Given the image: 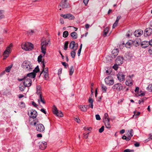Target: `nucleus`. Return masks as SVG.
Listing matches in <instances>:
<instances>
[{
  "mask_svg": "<svg viewBox=\"0 0 152 152\" xmlns=\"http://www.w3.org/2000/svg\"><path fill=\"white\" fill-rule=\"evenodd\" d=\"M41 52L44 55L46 53V47L48 45H50V40H48V41L46 42V39L43 37L41 39Z\"/></svg>",
  "mask_w": 152,
  "mask_h": 152,
  "instance_id": "f257e3e1",
  "label": "nucleus"
},
{
  "mask_svg": "<svg viewBox=\"0 0 152 152\" xmlns=\"http://www.w3.org/2000/svg\"><path fill=\"white\" fill-rule=\"evenodd\" d=\"M21 47L23 49L25 50H31L34 48V45L31 43L26 42L21 44Z\"/></svg>",
  "mask_w": 152,
  "mask_h": 152,
  "instance_id": "f03ea898",
  "label": "nucleus"
},
{
  "mask_svg": "<svg viewBox=\"0 0 152 152\" xmlns=\"http://www.w3.org/2000/svg\"><path fill=\"white\" fill-rule=\"evenodd\" d=\"M22 67L26 71H30L32 69L31 63L28 61H24L22 65Z\"/></svg>",
  "mask_w": 152,
  "mask_h": 152,
  "instance_id": "7ed1b4c3",
  "label": "nucleus"
},
{
  "mask_svg": "<svg viewBox=\"0 0 152 152\" xmlns=\"http://www.w3.org/2000/svg\"><path fill=\"white\" fill-rule=\"evenodd\" d=\"M24 81L23 82V85L25 87H29L32 84L31 80L29 78H27L26 77H24Z\"/></svg>",
  "mask_w": 152,
  "mask_h": 152,
  "instance_id": "20e7f679",
  "label": "nucleus"
},
{
  "mask_svg": "<svg viewBox=\"0 0 152 152\" xmlns=\"http://www.w3.org/2000/svg\"><path fill=\"white\" fill-rule=\"evenodd\" d=\"M112 88L115 91H119L122 89L123 86L121 83H117L112 87Z\"/></svg>",
  "mask_w": 152,
  "mask_h": 152,
  "instance_id": "39448f33",
  "label": "nucleus"
},
{
  "mask_svg": "<svg viewBox=\"0 0 152 152\" xmlns=\"http://www.w3.org/2000/svg\"><path fill=\"white\" fill-rule=\"evenodd\" d=\"M53 112V113L57 116L60 117L63 116V114L62 113L61 111H58L56 107L54 106Z\"/></svg>",
  "mask_w": 152,
  "mask_h": 152,
  "instance_id": "423d86ee",
  "label": "nucleus"
},
{
  "mask_svg": "<svg viewBox=\"0 0 152 152\" xmlns=\"http://www.w3.org/2000/svg\"><path fill=\"white\" fill-rule=\"evenodd\" d=\"M10 47H7L5 50L3 54V59H6L9 56L10 53Z\"/></svg>",
  "mask_w": 152,
  "mask_h": 152,
  "instance_id": "0eeeda50",
  "label": "nucleus"
},
{
  "mask_svg": "<svg viewBox=\"0 0 152 152\" xmlns=\"http://www.w3.org/2000/svg\"><path fill=\"white\" fill-rule=\"evenodd\" d=\"M105 82L107 84L109 85H112L114 83L113 80L110 76L106 77L105 79Z\"/></svg>",
  "mask_w": 152,
  "mask_h": 152,
  "instance_id": "6e6552de",
  "label": "nucleus"
},
{
  "mask_svg": "<svg viewBox=\"0 0 152 152\" xmlns=\"http://www.w3.org/2000/svg\"><path fill=\"white\" fill-rule=\"evenodd\" d=\"M42 74L44 76V78L45 79L47 80L49 78L48 77V67H45V70H42L40 73V75Z\"/></svg>",
  "mask_w": 152,
  "mask_h": 152,
  "instance_id": "1a4fd4ad",
  "label": "nucleus"
},
{
  "mask_svg": "<svg viewBox=\"0 0 152 152\" xmlns=\"http://www.w3.org/2000/svg\"><path fill=\"white\" fill-rule=\"evenodd\" d=\"M36 129L37 130L40 132H43L45 129V127L43 125L41 124H37L36 126Z\"/></svg>",
  "mask_w": 152,
  "mask_h": 152,
  "instance_id": "9d476101",
  "label": "nucleus"
},
{
  "mask_svg": "<svg viewBox=\"0 0 152 152\" xmlns=\"http://www.w3.org/2000/svg\"><path fill=\"white\" fill-rule=\"evenodd\" d=\"M29 112H28V114L29 117L33 119L35 118L37 115V112L34 110H32L31 111H30V115L29 114Z\"/></svg>",
  "mask_w": 152,
  "mask_h": 152,
  "instance_id": "9b49d317",
  "label": "nucleus"
},
{
  "mask_svg": "<svg viewBox=\"0 0 152 152\" xmlns=\"http://www.w3.org/2000/svg\"><path fill=\"white\" fill-rule=\"evenodd\" d=\"M152 34V29L148 28L146 29L145 31L144 35L146 37Z\"/></svg>",
  "mask_w": 152,
  "mask_h": 152,
  "instance_id": "f8f14e48",
  "label": "nucleus"
},
{
  "mask_svg": "<svg viewBox=\"0 0 152 152\" xmlns=\"http://www.w3.org/2000/svg\"><path fill=\"white\" fill-rule=\"evenodd\" d=\"M103 121L106 128L110 129L111 128V126L110 124V119H103Z\"/></svg>",
  "mask_w": 152,
  "mask_h": 152,
  "instance_id": "ddd939ff",
  "label": "nucleus"
},
{
  "mask_svg": "<svg viewBox=\"0 0 152 152\" xmlns=\"http://www.w3.org/2000/svg\"><path fill=\"white\" fill-rule=\"evenodd\" d=\"M125 75L122 72H120L117 75V77L120 81H122L124 80Z\"/></svg>",
  "mask_w": 152,
  "mask_h": 152,
  "instance_id": "4468645a",
  "label": "nucleus"
},
{
  "mask_svg": "<svg viewBox=\"0 0 152 152\" xmlns=\"http://www.w3.org/2000/svg\"><path fill=\"white\" fill-rule=\"evenodd\" d=\"M123 58L121 56H118L115 60V62L117 64L120 65L123 62Z\"/></svg>",
  "mask_w": 152,
  "mask_h": 152,
  "instance_id": "2eb2a0df",
  "label": "nucleus"
},
{
  "mask_svg": "<svg viewBox=\"0 0 152 152\" xmlns=\"http://www.w3.org/2000/svg\"><path fill=\"white\" fill-rule=\"evenodd\" d=\"M60 6L62 8H66L69 7V4L65 2H61L60 3Z\"/></svg>",
  "mask_w": 152,
  "mask_h": 152,
  "instance_id": "dca6fc26",
  "label": "nucleus"
},
{
  "mask_svg": "<svg viewBox=\"0 0 152 152\" xmlns=\"http://www.w3.org/2000/svg\"><path fill=\"white\" fill-rule=\"evenodd\" d=\"M119 51L118 49H114L112 52L111 56L112 58H115L118 53Z\"/></svg>",
  "mask_w": 152,
  "mask_h": 152,
  "instance_id": "f3484780",
  "label": "nucleus"
},
{
  "mask_svg": "<svg viewBox=\"0 0 152 152\" xmlns=\"http://www.w3.org/2000/svg\"><path fill=\"white\" fill-rule=\"evenodd\" d=\"M143 32L142 31L138 30L136 31L134 33V34L136 37H138L141 36L143 34Z\"/></svg>",
  "mask_w": 152,
  "mask_h": 152,
  "instance_id": "a211bd4d",
  "label": "nucleus"
},
{
  "mask_svg": "<svg viewBox=\"0 0 152 152\" xmlns=\"http://www.w3.org/2000/svg\"><path fill=\"white\" fill-rule=\"evenodd\" d=\"M36 93L39 95H40V94H42V88L40 86L37 85V86Z\"/></svg>",
  "mask_w": 152,
  "mask_h": 152,
  "instance_id": "6ab92c4d",
  "label": "nucleus"
},
{
  "mask_svg": "<svg viewBox=\"0 0 152 152\" xmlns=\"http://www.w3.org/2000/svg\"><path fill=\"white\" fill-rule=\"evenodd\" d=\"M88 106V105H81L79 106V108L81 111L85 112L87 111Z\"/></svg>",
  "mask_w": 152,
  "mask_h": 152,
  "instance_id": "aec40b11",
  "label": "nucleus"
},
{
  "mask_svg": "<svg viewBox=\"0 0 152 152\" xmlns=\"http://www.w3.org/2000/svg\"><path fill=\"white\" fill-rule=\"evenodd\" d=\"M47 146V143L45 141H43L41 142V144H40V148L42 150H44Z\"/></svg>",
  "mask_w": 152,
  "mask_h": 152,
  "instance_id": "412c9836",
  "label": "nucleus"
},
{
  "mask_svg": "<svg viewBox=\"0 0 152 152\" xmlns=\"http://www.w3.org/2000/svg\"><path fill=\"white\" fill-rule=\"evenodd\" d=\"M145 43H147V45L145 46H143V48H146L147 47H148V45H149L152 46V39L151 40H150L149 42H148V41H145L143 42V44H144Z\"/></svg>",
  "mask_w": 152,
  "mask_h": 152,
  "instance_id": "4be33fe9",
  "label": "nucleus"
},
{
  "mask_svg": "<svg viewBox=\"0 0 152 152\" xmlns=\"http://www.w3.org/2000/svg\"><path fill=\"white\" fill-rule=\"evenodd\" d=\"M88 102L89 104L88 105V106H89V107H91L92 109H93V99L91 98H90Z\"/></svg>",
  "mask_w": 152,
  "mask_h": 152,
  "instance_id": "5701e85b",
  "label": "nucleus"
},
{
  "mask_svg": "<svg viewBox=\"0 0 152 152\" xmlns=\"http://www.w3.org/2000/svg\"><path fill=\"white\" fill-rule=\"evenodd\" d=\"M36 74L33 72H31L28 74L27 75V77H29L31 78H33L35 77Z\"/></svg>",
  "mask_w": 152,
  "mask_h": 152,
  "instance_id": "b1692460",
  "label": "nucleus"
},
{
  "mask_svg": "<svg viewBox=\"0 0 152 152\" xmlns=\"http://www.w3.org/2000/svg\"><path fill=\"white\" fill-rule=\"evenodd\" d=\"M132 43L136 47L139 46L140 44L139 40L137 39H136L134 41H132Z\"/></svg>",
  "mask_w": 152,
  "mask_h": 152,
  "instance_id": "393cba45",
  "label": "nucleus"
},
{
  "mask_svg": "<svg viewBox=\"0 0 152 152\" xmlns=\"http://www.w3.org/2000/svg\"><path fill=\"white\" fill-rule=\"evenodd\" d=\"M70 35L73 39H76L77 38V33L75 32L71 33L70 34Z\"/></svg>",
  "mask_w": 152,
  "mask_h": 152,
  "instance_id": "a878e982",
  "label": "nucleus"
},
{
  "mask_svg": "<svg viewBox=\"0 0 152 152\" xmlns=\"http://www.w3.org/2000/svg\"><path fill=\"white\" fill-rule=\"evenodd\" d=\"M132 44V41L128 42H127L125 45V46L127 48H130Z\"/></svg>",
  "mask_w": 152,
  "mask_h": 152,
  "instance_id": "bb28decb",
  "label": "nucleus"
},
{
  "mask_svg": "<svg viewBox=\"0 0 152 152\" xmlns=\"http://www.w3.org/2000/svg\"><path fill=\"white\" fill-rule=\"evenodd\" d=\"M75 43L74 41H71L69 44V48L71 49H73L75 47Z\"/></svg>",
  "mask_w": 152,
  "mask_h": 152,
  "instance_id": "cd10ccee",
  "label": "nucleus"
},
{
  "mask_svg": "<svg viewBox=\"0 0 152 152\" xmlns=\"http://www.w3.org/2000/svg\"><path fill=\"white\" fill-rule=\"evenodd\" d=\"M74 72V69H73V66H71L69 68V75H72L73 74V72Z\"/></svg>",
  "mask_w": 152,
  "mask_h": 152,
  "instance_id": "c85d7f7f",
  "label": "nucleus"
},
{
  "mask_svg": "<svg viewBox=\"0 0 152 152\" xmlns=\"http://www.w3.org/2000/svg\"><path fill=\"white\" fill-rule=\"evenodd\" d=\"M109 31V28L107 27L104 28V31L103 35L104 36H106Z\"/></svg>",
  "mask_w": 152,
  "mask_h": 152,
  "instance_id": "c756f323",
  "label": "nucleus"
},
{
  "mask_svg": "<svg viewBox=\"0 0 152 152\" xmlns=\"http://www.w3.org/2000/svg\"><path fill=\"white\" fill-rule=\"evenodd\" d=\"M12 65H11L9 66H8L6 67V69L5 70V71H6L7 72H9L10 71V70L11 68H12Z\"/></svg>",
  "mask_w": 152,
  "mask_h": 152,
  "instance_id": "7c9ffc66",
  "label": "nucleus"
},
{
  "mask_svg": "<svg viewBox=\"0 0 152 152\" xmlns=\"http://www.w3.org/2000/svg\"><path fill=\"white\" fill-rule=\"evenodd\" d=\"M128 135L129 136L132 137L133 135V131L132 129H131L130 130L128 131V132L127 133Z\"/></svg>",
  "mask_w": 152,
  "mask_h": 152,
  "instance_id": "2f4dec72",
  "label": "nucleus"
},
{
  "mask_svg": "<svg viewBox=\"0 0 152 152\" xmlns=\"http://www.w3.org/2000/svg\"><path fill=\"white\" fill-rule=\"evenodd\" d=\"M134 115H133V118H136L140 114V112H138L136 113L135 111L134 112Z\"/></svg>",
  "mask_w": 152,
  "mask_h": 152,
  "instance_id": "473e14b6",
  "label": "nucleus"
},
{
  "mask_svg": "<svg viewBox=\"0 0 152 152\" xmlns=\"http://www.w3.org/2000/svg\"><path fill=\"white\" fill-rule=\"evenodd\" d=\"M67 18L69 19L70 20H72L75 18L74 16L70 14H67Z\"/></svg>",
  "mask_w": 152,
  "mask_h": 152,
  "instance_id": "72a5a7b5",
  "label": "nucleus"
},
{
  "mask_svg": "<svg viewBox=\"0 0 152 152\" xmlns=\"http://www.w3.org/2000/svg\"><path fill=\"white\" fill-rule=\"evenodd\" d=\"M39 98L41 102H42V103H43V104H45V101L44 100V98H43V96H42V94H40V95H39Z\"/></svg>",
  "mask_w": 152,
  "mask_h": 152,
  "instance_id": "f704fd0d",
  "label": "nucleus"
},
{
  "mask_svg": "<svg viewBox=\"0 0 152 152\" xmlns=\"http://www.w3.org/2000/svg\"><path fill=\"white\" fill-rule=\"evenodd\" d=\"M68 41H66L64 45V49L66 50H67V49L68 48Z\"/></svg>",
  "mask_w": 152,
  "mask_h": 152,
  "instance_id": "c9c22d12",
  "label": "nucleus"
},
{
  "mask_svg": "<svg viewBox=\"0 0 152 152\" xmlns=\"http://www.w3.org/2000/svg\"><path fill=\"white\" fill-rule=\"evenodd\" d=\"M75 51L74 50L71 52V56L73 58H74L75 56L76 53Z\"/></svg>",
  "mask_w": 152,
  "mask_h": 152,
  "instance_id": "e433bc0d",
  "label": "nucleus"
},
{
  "mask_svg": "<svg viewBox=\"0 0 152 152\" xmlns=\"http://www.w3.org/2000/svg\"><path fill=\"white\" fill-rule=\"evenodd\" d=\"M102 88L103 92L105 93L106 92V90L107 89V88L106 87L103 85L102 86Z\"/></svg>",
  "mask_w": 152,
  "mask_h": 152,
  "instance_id": "4c0bfd02",
  "label": "nucleus"
},
{
  "mask_svg": "<svg viewBox=\"0 0 152 152\" xmlns=\"http://www.w3.org/2000/svg\"><path fill=\"white\" fill-rule=\"evenodd\" d=\"M126 85L129 86H131L132 85V83L130 80H126Z\"/></svg>",
  "mask_w": 152,
  "mask_h": 152,
  "instance_id": "58836bf2",
  "label": "nucleus"
},
{
  "mask_svg": "<svg viewBox=\"0 0 152 152\" xmlns=\"http://www.w3.org/2000/svg\"><path fill=\"white\" fill-rule=\"evenodd\" d=\"M39 70V69L38 66H37L33 70V72L35 73V74L38 72Z\"/></svg>",
  "mask_w": 152,
  "mask_h": 152,
  "instance_id": "ea45409f",
  "label": "nucleus"
},
{
  "mask_svg": "<svg viewBox=\"0 0 152 152\" xmlns=\"http://www.w3.org/2000/svg\"><path fill=\"white\" fill-rule=\"evenodd\" d=\"M3 11L0 10V20L4 18V15L3 14Z\"/></svg>",
  "mask_w": 152,
  "mask_h": 152,
  "instance_id": "a19ab883",
  "label": "nucleus"
},
{
  "mask_svg": "<svg viewBox=\"0 0 152 152\" xmlns=\"http://www.w3.org/2000/svg\"><path fill=\"white\" fill-rule=\"evenodd\" d=\"M68 35V32L67 31H64L63 33V37H66Z\"/></svg>",
  "mask_w": 152,
  "mask_h": 152,
  "instance_id": "79ce46f5",
  "label": "nucleus"
},
{
  "mask_svg": "<svg viewBox=\"0 0 152 152\" xmlns=\"http://www.w3.org/2000/svg\"><path fill=\"white\" fill-rule=\"evenodd\" d=\"M42 55H40L39 56H38V61L39 62H42Z\"/></svg>",
  "mask_w": 152,
  "mask_h": 152,
  "instance_id": "37998d69",
  "label": "nucleus"
},
{
  "mask_svg": "<svg viewBox=\"0 0 152 152\" xmlns=\"http://www.w3.org/2000/svg\"><path fill=\"white\" fill-rule=\"evenodd\" d=\"M118 65H119L117 64H116L114 65L113 66V68L115 70H117L118 68Z\"/></svg>",
  "mask_w": 152,
  "mask_h": 152,
  "instance_id": "c03bdc74",
  "label": "nucleus"
},
{
  "mask_svg": "<svg viewBox=\"0 0 152 152\" xmlns=\"http://www.w3.org/2000/svg\"><path fill=\"white\" fill-rule=\"evenodd\" d=\"M134 150H130L129 149H126L125 150L124 152H134Z\"/></svg>",
  "mask_w": 152,
  "mask_h": 152,
  "instance_id": "a18cd8bd",
  "label": "nucleus"
},
{
  "mask_svg": "<svg viewBox=\"0 0 152 152\" xmlns=\"http://www.w3.org/2000/svg\"><path fill=\"white\" fill-rule=\"evenodd\" d=\"M20 107H21V108H23L25 107V104L23 102H20Z\"/></svg>",
  "mask_w": 152,
  "mask_h": 152,
  "instance_id": "49530a36",
  "label": "nucleus"
},
{
  "mask_svg": "<svg viewBox=\"0 0 152 152\" xmlns=\"http://www.w3.org/2000/svg\"><path fill=\"white\" fill-rule=\"evenodd\" d=\"M104 127L103 126H102L99 129V132L100 133L102 132L104 130Z\"/></svg>",
  "mask_w": 152,
  "mask_h": 152,
  "instance_id": "de8ad7c7",
  "label": "nucleus"
},
{
  "mask_svg": "<svg viewBox=\"0 0 152 152\" xmlns=\"http://www.w3.org/2000/svg\"><path fill=\"white\" fill-rule=\"evenodd\" d=\"M25 86H21L20 87H19V89L21 91H24V90H25Z\"/></svg>",
  "mask_w": 152,
  "mask_h": 152,
  "instance_id": "09e8293b",
  "label": "nucleus"
},
{
  "mask_svg": "<svg viewBox=\"0 0 152 152\" xmlns=\"http://www.w3.org/2000/svg\"><path fill=\"white\" fill-rule=\"evenodd\" d=\"M42 70H45V64L44 63V61H42Z\"/></svg>",
  "mask_w": 152,
  "mask_h": 152,
  "instance_id": "8fccbe9b",
  "label": "nucleus"
},
{
  "mask_svg": "<svg viewBox=\"0 0 152 152\" xmlns=\"http://www.w3.org/2000/svg\"><path fill=\"white\" fill-rule=\"evenodd\" d=\"M108 114L107 113H105L104 114V116L103 119H110L109 118H108Z\"/></svg>",
  "mask_w": 152,
  "mask_h": 152,
  "instance_id": "3c124183",
  "label": "nucleus"
},
{
  "mask_svg": "<svg viewBox=\"0 0 152 152\" xmlns=\"http://www.w3.org/2000/svg\"><path fill=\"white\" fill-rule=\"evenodd\" d=\"M96 118L97 120H99L101 119L99 115L98 114L96 115Z\"/></svg>",
  "mask_w": 152,
  "mask_h": 152,
  "instance_id": "603ef678",
  "label": "nucleus"
},
{
  "mask_svg": "<svg viewBox=\"0 0 152 152\" xmlns=\"http://www.w3.org/2000/svg\"><path fill=\"white\" fill-rule=\"evenodd\" d=\"M62 69H60L58 70V75L59 76V75H60L61 74V73H62Z\"/></svg>",
  "mask_w": 152,
  "mask_h": 152,
  "instance_id": "864d4df0",
  "label": "nucleus"
},
{
  "mask_svg": "<svg viewBox=\"0 0 152 152\" xmlns=\"http://www.w3.org/2000/svg\"><path fill=\"white\" fill-rule=\"evenodd\" d=\"M78 44L77 43H75V47H74V48H75V50H76L77 48H78Z\"/></svg>",
  "mask_w": 152,
  "mask_h": 152,
  "instance_id": "5fc2aeb1",
  "label": "nucleus"
},
{
  "mask_svg": "<svg viewBox=\"0 0 152 152\" xmlns=\"http://www.w3.org/2000/svg\"><path fill=\"white\" fill-rule=\"evenodd\" d=\"M145 99L143 98L141 99H140V100H139V102H138L139 104H140L142 102H143L144 101V100Z\"/></svg>",
  "mask_w": 152,
  "mask_h": 152,
  "instance_id": "6e6d98bb",
  "label": "nucleus"
},
{
  "mask_svg": "<svg viewBox=\"0 0 152 152\" xmlns=\"http://www.w3.org/2000/svg\"><path fill=\"white\" fill-rule=\"evenodd\" d=\"M28 32L30 34H32L33 33H34V30H29L28 31Z\"/></svg>",
  "mask_w": 152,
  "mask_h": 152,
  "instance_id": "4d7b16f0",
  "label": "nucleus"
},
{
  "mask_svg": "<svg viewBox=\"0 0 152 152\" xmlns=\"http://www.w3.org/2000/svg\"><path fill=\"white\" fill-rule=\"evenodd\" d=\"M62 65L65 66V68H67V66H68V64H66V63L65 62H62Z\"/></svg>",
  "mask_w": 152,
  "mask_h": 152,
  "instance_id": "13d9d810",
  "label": "nucleus"
},
{
  "mask_svg": "<svg viewBox=\"0 0 152 152\" xmlns=\"http://www.w3.org/2000/svg\"><path fill=\"white\" fill-rule=\"evenodd\" d=\"M121 18V16H118V17L117 18L115 22L118 23V21L119 20V19Z\"/></svg>",
  "mask_w": 152,
  "mask_h": 152,
  "instance_id": "bf43d9fd",
  "label": "nucleus"
},
{
  "mask_svg": "<svg viewBox=\"0 0 152 152\" xmlns=\"http://www.w3.org/2000/svg\"><path fill=\"white\" fill-rule=\"evenodd\" d=\"M61 16L63 17L64 18H67V14L66 15L61 14Z\"/></svg>",
  "mask_w": 152,
  "mask_h": 152,
  "instance_id": "052dcab7",
  "label": "nucleus"
},
{
  "mask_svg": "<svg viewBox=\"0 0 152 152\" xmlns=\"http://www.w3.org/2000/svg\"><path fill=\"white\" fill-rule=\"evenodd\" d=\"M118 23L115 22V23L113 25V28H114L115 27L117 26Z\"/></svg>",
  "mask_w": 152,
  "mask_h": 152,
  "instance_id": "680f3d73",
  "label": "nucleus"
},
{
  "mask_svg": "<svg viewBox=\"0 0 152 152\" xmlns=\"http://www.w3.org/2000/svg\"><path fill=\"white\" fill-rule=\"evenodd\" d=\"M89 0H83V3L85 5H86L88 4V1Z\"/></svg>",
  "mask_w": 152,
  "mask_h": 152,
  "instance_id": "e2e57ef3",
  "label": "nucleus"
},
{
  "mask_svg": "<svg viewBox=\"0 0 152 152\" xmlns=\"http://www.w3.org/2000/svg\"><path fill=\"white\" fill-rule=\"evenodd\" d=\"M139 87H136L135 88V89L134 90L135 92H138L139 91Z\"/></svg>",
  "mask_w": 152,
  "mask_h": 152,
  "instance_id": "0e129e2a",
  "label": "nucleus"
},
{
  "mask_svg": "<svg viewBox=\"0 0 152 152\" xmlns=\"http://www.w3.org/2000/svg\"><path fill=\"white\" fill-rule=\"evenodd\" d=\"M60 22L62 24H63L64 23V22L63 19L62 18H60Z\"/></svg>",
  "mask_w": 152,
  "mask_h": 152,
  "instance_id": "69168bd1",
  "label": "nucleus"
},
{
  "mask_svg": "<svg viewBox=\"0 0 152 152\" xmlns=\"http://www.w3.org/2000/svg\"><path fill=\"white\" fill-rule=\"evenodd\" d=\"M31 124L32 125L36 126V122H34V121H33L31 123Z\"/></svg>",
  "mask_w": 152,
  "mask_h": 152,
  "instance_id": "338daca9",
  "label": "nucleus"
},
{
  "mask_svg": "<svg viewBox=\"0 0 152 152\" xmlns=\"http://www.w3.org/2000/svg\"><path fill=\"white\" fill-rule=\"evenodd\" d=\"M148 88H150L151 91H152V84H150L148 85Z\"/></svg>",
  "mask_w": 152,
  "mask_h": 152,
  "instance_id": "774afa93",
  "label": "nucleus"
}]
</instances>
